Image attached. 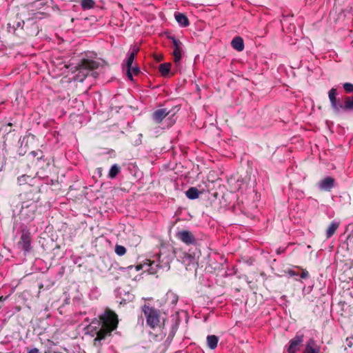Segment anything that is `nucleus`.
Returning <instances> with one entry per match:
<instances>
[{
  "label": "nucleus",
  "mask_w": 353,
  "mask_h": 353,
  "mask_svg": "<svg viewBox=\"0 0 353 353\" xmlns=\"http://www.w3.org/2000/svg\"><path fill=\"white\" fill-rule=\"evenodd\" d=\"M117 315L109 309L99 316V320H93L88 329L91 332L94 331L97 335L94 340V345L97 347L100 346L101 341L111 334L112 332L117 327Z\"/></svg>",
  "instance_id": "f257e3e1"
},
{
  "label": "nucleus",
  "mask_w": 353,
  "mask_h": 353,
  "mask_svg": "<svg viewBox=\"0 0 353 353\" xmlns=\"http://www.w3.org/2000/svg\"><path fill=\"white\" fill-rule=\"evenodd\" d=\"M141 310L144 314L148 326L152 330L160 327L161 313L159 310L156 309L148 304H144L141 307Z\"/></svg>",
  "instance_id": "f03ea898"
},
{
  "label": "nucleus",
  "mask_w": 353,
  "mask_h": 353,
  "mask_svg": "<svg viewBox=\"0 0 353 353\" xmlns=\"http://www.w3.org/2000/svg\"><path fill=\"white\" fill-rule=\"evenodd\" d=\"M98 65V63L94 61L84 59L77 67L79 72L76 76V79L79 81H83L88 76V73L92 70L97 68Z\"/></svg>",
  "instance_id": "7ed1b4c3"
},
{
  "label": "nucleus",
  "mask_w": 353,
  "mask_h": 353,
  "mask_svg": "<svg viewBox=\"0 0 353 353\" xmlns=\"http://www.w3.org/2000/svg\"><path fill=\"white\" fill-rule=\"evenodd\" d=\"M36 210L37 204L34 202H23L20 211L21 218L27 221L32 220L34 217Z\"/></svg>",
  "instance_id": "20e7f679"
},
{
  "label": "nucleus",
  "mask_w": 353,
  "mask_h": 353,
  "mask_svg": "<svg viewBox=\"0 0 353 353\" xmlns=\"http://www.w3.org/2000/svg\"><path fill=\"white\" fill-rule=\"evenodd\" d=\"M19 248L25 252H28L31 250V234L29 230H23L20 240L18 242Z\"/></svg>",
  "instance_id": "39448f33"
},
{
  "label": "nucleus",
  "mask_w": 353,
  "mask_h": 353,
  "mask_svg": "<svg viewBox=\"0 0 353 353\" xmlns=\"http://www.w3.org/2000/svg\"><path fill=\"white\" fill-rule=\"evenodd\" d=\"M169 39H171L173 43L174 61L176 64H179L182 57L183 44L179 40L176 39L174 37H170Z\"/></svg>",
  "instance_id": "423d86ee"
},
{
  "label": "nucleus",
  "mask_w": 353,
  "mask_h": 353,
  "mask_svg": "<svg viewBox=\"0 0 353 353\" xmlns=\"http://www.w3.org/2000/svg\"><path fill=\"white\" fill-rule=\"evenodd\" d=\"M176 236L186 245L196 244V239L192 233L188 230L179 231L176 234Z\"/></svg>",
  "instance_id": "0eeeda50"
},
{
  "label": "nucleus",
  "mask_w": 353,
  "mask_h": 353,
  "mask_svg": "<svg viewBox=\"0 0 353 353\" xmlns=\"http://www.w3.org/2000/svg\"><path fill=\"white\" fill-rule=\"evenodd\" d=\"M303 334L298 332L296 336L290 341V345L288 349V353H296L299 350V346L303 341Z\"/></svg>",
  "instance_id": "6e6552de"
},
{
  "label": "nucleus",
  "mask_w": 353,
  "mask_h": 353,
  "mask_svg": "<svg viewBox=\"0 0 353 353\" xmlns=\"http://www.w3.org/2000/svg\"><path fill=\"white\" fill-rule=\"evenodd\" d=\"M336 94V89L334 88H332L328 92V97L332 109L336 114H339V106L341 102L339 99L337 100Z\"/></svg>",
  "instance_id": "1a4fd4ad"
},
{
  "label": "nucleus",
  "mask_w": 353,
  "mask_h": 353,
  "mask_svg": "<svg viewBox=\"0 0 353 353\" xmlns=\"http://www.w3.org/2000/svg\"><path fill=\"white\" fill-rule=\"evenodd\" d=\"M170 111L167 108H161L155 110L152 114V119L157 123H160L169 114Z\"/></svg>",
  "instance_id": "9d476101"
},
{
  "label": "nucleus",
  "mask_w": 353,
  "mask_h": 353,
  "mask_svg": "<svg viewBox=\"0 0 353 353\" xmlns=\"http://www.w3.org/2000/svg\"><path fill=\"white\" fill-rule=\"evenodd\" d=\"M353 110V96L346 97L343 100V104L341 103L339 106V113Z\"/></svg>",
  "instance_id": "9b49d317"
},
{
  "label": "nucleus",
  "mask_w": 353,
  "mask_h": 353,
  "mask_svg": "<svg viewBox=\"0 0 353 353\" xmlns=\"http://www.w3.org/2000/svg\"><path fill=\"white\" fill-rule=\"evenodd\" d=\"M334 179L328 176L321 180L319 183V186L321 190L329 191L334 187Z\"/></svg>",
  "instance_id": "f8f14e48"
},
{
  "label": "nucleus",
  "mask_w": 353,
  "mask_h": 353,
  "mask_svg": "<svg viewBox=\"0 0 353 353\" xmlns=\"http://www.w3.org/2000/svg\"><path fill=\"white\" fill-rule=\"evenodd\" d=\"M231 46L238 52H241L244 49V43L243 39L241 37H234L232 40Z\"/></svg>",
  "instance_id": "ddd939ff"
},
{
  "label": "nucleus",
  "mask_w": 353,
  "mask_h": 353,
  "mask_svg": "<svg viewBox=\"0 0 353 353\" xmlns=\"http://www.w3.org/2000/svg\"><path fill=\"white\" fill-rule=\"evenodd\" d=\"M339 223L336 221H333L330 224V225L328 226V228L326 230L327 239L330 238L335 233V232L339 228Z\"/></svg>",
  "instance_id": "4468645a"
},
{
  "label": "nucleus",
  "mask_w": 353,
  "mask_h": 353,
  "mask_svg": "<svg viewBox=\"0 0 353 353\" xmlns=\"http://www.w3.org/2000/svg\"><path fill=\"white\" fill-rule=\"evenodd\" d=\"M134 59H135V57L129 54V55L127 58V60H126V63H125L126 68H127V76H128V79L131 81H132V74L131 72V66L132 65V63H133Z\"/></svg>",
  "instance_id": "2eb2a0df"
},
{
  "label": "nucleus",
  "mask_w": 353,
  "mask_h": 353,
  "mask_svg": "<svg viewBox=\"0 0 353 353\" xmlns=\"http://www.w3.org/2000/svg\"><path fill=\"white\" fill-rule=\"evenodd\" d=\"M219 342V338L215 335H209L207 336V344L209 348L214 350L216 347Z\"/></svg>",
  "instance_id": "dca6fc26"
},
{
  "label": "nucleus",
  "mask_w": 353,
  "mask_h": 353,
  "mask_svg": "<svg viewBox=\"0 0 353 353\" xmlns=\"http://www.w3.org/2000/svg\"><path fill=\"white\" fill-rule=\"evenodd\" d=\"M175 19L176 21L183 27H186L189 25V21L185 15L181 13H177L175 14Z\"/></svg>",
  "instance_id": "f3484780"
},
{
  "label": "nucleus",
  "mask_w": 353,
  "mask_h": 353,
  "mask_svg": "<svg viewBox=\"0 0 353 353\" xmlns=\"http://www.w3.org/2000/svg\"><path fill=\"white\" fill-rule=\"evenodd\" d=\"M185 195L190 199H195L199 197V192L196 188L192 187L185 192Z\"/></svg>",
  "instance_id": "a211bd4d"
},
{
  "label": "nucleus",
  "mask_w": 353,
  "mask_h": 353,
  "mask_svg": "<svg viewBox=\"0 0 353 353\" xmlns=\"http://www.w3.org/2000/svg\"><path fill=\"white\" fill-rule=\"evenodd\" d=\"M314 343V341L311 339L307 344L303 353H320L319 347H314L312 346Z\"/></svg>",
  "instance_id": "6ab92c4d"
},
{
  "label": "nucleus",
  "mask_w": 353,
  "mask_h": 353,
  "mask_svg": "<svg viewBox=\"0 0 353 353\" xmlns=\"http://www.w3.org/2000/svg\"><path fill=\"white\" fill-rule=\"evenodd\" d=\"M121 172V168L117 164H114L110 168V170L108 173V177L110 179H114L115 178L118 174Z\"/></svg>",
  "instance_id": "aec40b11"
},
{
  "label": "nucleus",
  "mask_w": 353,
  "mask_h": 353,
  "mask_svg": "<svg viewBox=\"0 0 353 353\" xmlns=\"http://www.w3.org/2000/svg\"><path fill=\"white\" fill-rule=\"evenodd\" d=\"M171 64L169 63H162L159 65V71L163 77L168 74L170 70Z\"/></svg>",
  "instance_id": "412c9836"
},
{
  "label": "nucleus",
  "mask_w": 353,
  "mask_h": 353,
  "mask_svg": "<svg viewBox=\"0 0 353 353\" xmlns=\"http://www.w3.org/2000/svg\"><path fill=\"white\" fill-rule=\"evenodd\" d=\"M94 0H81V6L83 10H88L94 8Z\"/></svg>",
  "instance_id": "4be33fe9"
},
{
  "label": "nucleus",
  "mask_w": 353,
  "mask_h": 353,
  "mask_svg": "<svg viewBox=\"0 0 353 353\" xmlns=\"http://www.w3.org/2000/svg\"><path fill=\"white\" fill-rule=\"evenodd\" d=\"M115 252L119 256H123L126 252V249L123 245H117L115 247Z\"/></svg>",
  "instance_id": "5701e85b"
},
{
  "label": "nucleus",
  "mask_w": 353,
  "mask_h": 353,
  "mask_svg": "<svg viewBox=\"0 0 353 353\" xmlns=\"http://www.w3.org/2000/svg\"><path fill=\"white\" fill-rule=\"evenodd\" d=\"M139 51V47L137 46H133L131 47V52L130 54L133 55L134 57H136L137 54Z\"/></svg>",
  "instance_id": "b1692460"
},
{
  "label": "nucleus",
  "mask_w": 353,
  "mask_h": 353,
  "mask_svg": "<svg viewBox=\"0 0 353 353\" xmlns=\"http://www.w3.org/2000/svg\"><path fill=\"white\" fill-rule=\"evenodd\" d=\"M170 296L172 298L171 303L172 304H176L178 301V297L176 296V295L173 293H171L170 294H168V296Z\"/></svg>",
  "instance_id": "393cba45"
},
{
  "label": "nucleus",
  "mask_w": 353,
  "mask_h": 353,
  "mask_svg": "<svg viewBox=\"0 0 353 353\" xmlns=\"http://www.w3.org/2000/svg\"><path fill=\"white\" fill-rule=\"evenodd\" d=\"M131 72H132V75L133 74L137 75L140 72V70H139V68L138 66H134V67L131 66Z\"/></svg>",
  "instance_id": "a878e982"
},
{
  "label": "nucleus",
  "mask_w": 353,
  "mask_h": 353,
  "mask_svg": "<svg viewBox=\"0 0 353 353\" xmlns=\"http://www.w3.org/2000/svg\"><path fill=\"white\" fill-rule=\"evenodd\" d=\"M28 176H26V175H23V176H21L20 177L18 178V182L20 185L24 183H26V179L28 178Z\"/></svg>",
  "instance_id": "bb28decb"
},
{
  "label": "nucleus",
  "mask_w": 353,
  "mask_h": 353,
  "mask_svg": "<svg viewBox=\"0 0 353 353\" xmlns=\"http://www.w3.org/2000/svg\"><path fill=\"white\" fill-rule=\"evenodd\" d=\"M184 260H188L190 263H192L194 262L195 259L190 254H185L184 256Z\"/></svg>",
  "instance_id": "cd10ccee"
},
{
  "label": "nucleus",
  "mask_w": 353,
  "mask_h": 353,
  "mask_svg": "<svg viewBox=\"0 0 353 353\" xmlns=\"http://www.w3.org/2000/svg\"><path fill=\"white\" fill-rule=\"evenodd\" d=\"M133 268H135V270H136L137 271H139V270H140L142 268V265H137L136 267H134V266H132V265H130V266H128V267L127 268V269H128V270H132V269H133Z\"/></svg>",
  "instance_id": "c85d7f7f"
},
{
  "label": "nucleus",
  "mask_w": 353,
  "mask_h": 353,
  "mask_svg": "<svg viewBox=\"0 0 353 353\" xmlns=\"http://www.w3.org/2000/svg\"><path fill=\"white\" fill-rule=\"evenodd\" d=\"M28 353H40L39 349L34 347V348H32L30 350H29L28 351Z\"/></svg>",
  "instance_id": "c756f323"
},
{
  "label": "nucleus",
  "mask_w": 353,
  "mask_h": 353,
  "mask_svg": "<svg viewBox=\"0 0 353 353\" xmlns=\"http://www.w3.org/2000/svg\"><path fill=\"white\" fill-rule=\"evenodd\" d=\"M308 276V272L307 271H303L301 273V277L303 279H305Z\"/></svg>",
  "instance_id": "7c9ffc66"
},
{
  "label": "nucleus",
  "mask_w": 353,
  "mask_h": 353,
  "mask_svg": "<svg viewBox=\"0 0 353 353\" xmlns=\"http://www.w3.org/2000/svg\"><path fill=\"white\" fill-rule=\"evenodd\" d=\"M44 353H61V352H52L51 350H48L44 352Z\"/></svg>",
  "instance_id": "2f4dec72"
},
{
  "label": "nucleus",
  "mask_w": 353,
  "mask_h": 353,
  "mask_svg": "<svg viewBox=\"0 0 353 353\" xmlns=\"http://www.w3.org/2000/svg\"><path fill=\"white\" fill-rule=\"evenodd\" d=\"M284 252V250H281V248H279L278 250H277V253L278 254H280L281 252Z\"/></svg>",
  "instance_id": "473e14b6"
},
{
  "label": "nucleus",
  "mask_w": 353,
  "mask_h": 353,
  "mask_svg": "<svg viewBox=\"0 0 353 353\" xmlns=\"http://www.w3.org/2000/svg\"><path fill=\"white\" fill-rule=\"evenodd\" d=\"M6 299L5 297H3V296H0V301H3Z\"/></svg>",
  "instance_id": "72a5a7b5"
},
{
  "label": "nucleus",
  "mask_w": 353,
  "mask_h": 353,
  "mask_svg": "<svg viewBox=\"0 0 353 353\" xmlns=\"http://www.w3.org/2000/svg\"><path fill=\"white\" fill-rule=\"evenodd\" d=\"M158 265V266H159V267H161V268H162V267H163V265H161V264H160V263H159V265Z\"/></svg>",
  "instance_id": "f704fd0d"
},
{
  "label": "nucleus",
  "mask_w": 353,
  "mask_h": 353,
  "mask_svg": "<svg viewBox=\"0 0 353 353\" xmlns=\"http://www.w3.org/2000/svg\"><path fill=\"white\" fill-rule=\"evenodd\" d=\"M167 263H168V265H167L168 268L169 269L170 268L169 262H168Z\"/></svg>",
  "instance_id": "c9c22d12"
},
{
  "label": "nucleus",
  "mask_w": 353,
  "mask_h": 353,
  "mask_svg": "<svg viewBox=\"0 0 353 353\" xmlns=\"http://www.w3.org/2000/svg\"><path fill=\"white\" fill-rule=\"evenodd\" d=\"M161 58L157 57V60L160 61Z\"/></svg>",
  "instance_id": "e433bc0d"
},
{
  "label": "nucleus",
  "mask_w": 353,
  "mask_h": 353,
  "mask_svg": "<svg viewBox=\"0 0 353 353\" xmlns=\"http://www.w3.org/2000/svg\"><path fill=\"white\" fill-rule=\"evenodd\" d=\"M161 58L157 57V60L160 61Z\"/></svg>",
  "instance_id": "4c0bfd02"
},
{
  "label": "nucleus",
  "mask_w": 353,
  "mask_h": 353,
  "mask_svg": "<svg viewBox=\"0 0 353 353\" xmlns=\"http://www.w3.org/2000/svg\"><path fill=\"white\" fill-rule=\"evenodd\" d=\"M143 299H144V300H149L150 299H148V298H145H145H144Z\"/></svg>",
  "instance_id": "58836bf2"
}]
</instances>
